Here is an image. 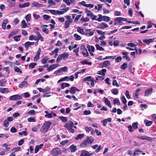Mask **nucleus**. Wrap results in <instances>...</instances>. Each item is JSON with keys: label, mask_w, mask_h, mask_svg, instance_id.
<instances>
[{"label": "nucleus", "mask_w": 156, "mask_h": 156, "mask_svg": "<svg viewBox=\"0 0 156 156\" xmlns=\"http://www.w3.org/2000/svg\"><path fill=\"white\" fill-rule=\"evenodd\" d=\"M51 124V122L50 121L45 122L40 128V131L42 133H46L50 128V126Z\"/></svg>", "instance_id": "1"}, {"label": "nucleus", "mask_w": 156, "mask_h": 156, "mask_svg": "<svg viewBox=\"0 0 156 156\" xmlns=\"http://www.w3.org/2000/svg\"><path fill=\"white\" fill-rule=\"evenodd\" d=\"M74 123L73 122L69 121L64 125V127L71 133H73L74 132V130L72 129V128L74 126Z\"/></svg>", "instance_id": "2"}, {"label": "nucleus", "mask_w": 156, "mask_h": 156, "mask_svg": "<svg viewBox=\"0 0 156 156\" xmlns=\"http://www.w3.org/2000/svg\"><path fill=\"white\" fill-rule=\"evenodd\" d=\"M69 56V54L67 53H64L60 55L57 58L56 62H60L62 59L66 60L68 58Z\"/></svg>", "instance_id": "3"}, {"label": "nucleus", "mask_w": 156, "mask_h": 156, "mask_svg": "<svg viewBox=\"0 0 156 156\" xmlns=\"http://www.w3.org/2000/svg\"><path fill=\"white\" fill-rule=\"evenodd\" d=\"M62 153L60 149L59 148H56L53 149L51 151V154L53 156H57Z\"/></svg>", "instance_id": "4"}, {"label": "nucleus", "mask_w": 156, "mask_h": 156, "mask_svg": "<svg viewBox=\"0 0 156 156\" xmlns=\"http://www.w3.org/2000/svg\"><path fill=\"white\" fill-rule=\"evenodd\" d=\"M87 47L88 48L90 54L91 56H94V54L93 53L95 51V48L94 47L93 45L90 46L89 44H87Z\"/></svg>", "instance_id": "5"}, {"label": "nucleus", "mask_w": 156, "mask_h": 156, "mask_svg": "<svg viewBox=\"0 0 156 156\" xmlns=\"http://www.w3.org/2000/svg\"><path fill=\"white\" fill-rule=\"evenodd\" d=\"M22 98V96L18 94H15L12 95L9 98L10 100L17 101L19 99H21Z\"/></svg>", "instance_id": "6"}, {"label": "nucleus", "mask_w": 156, "mask_h": 156, "mask_svg": "<svg viewBox=\"0 0 156 156\" xmlns=\"http://www.w3.org/2000/svg\"><path fill=\"white\" fill-rule=\"evenodd\" d=\"M48 11L49 12L52 14L55 15L63 14L61 10H55L49 9L48 10Z\"/></svg>", "instance_id": "7"}, {"label": "nucleus", "mask_w": 156, "mask_h": 156, "mask_svg": "<svg viewBox=\"0 0 156 156\" xmlns=\"http://www.w3.org/2000/svg\"><path fill=\"white\" fill-rule=\"evenodd\" d=\"M31 5L32 7H36L38 8L43 7L44 6V5L39 3L36 2H33Z\"/></svg>", "instance_id": "8"}, {"label": "nucleus", "mask_w": 156, "mask_h": 156, "mask_svg": "<svg viewBox=\"0 0 156 156\" xmlns=\"http://www.w3.org/2000/svg\"><path fill=\"white\" fill-rule=\"evenodd\" d=\"M59 65L58 64H54L50 65L48 68L47 69V71L48 72H50L56 68L59 67Z\"/></svg>", "instance_id": "9"}, {"label": "nucleus", "mask_w": 156, "mask_h": 156, "mask_svg": "<svg viewBox=\"0 0 156 156\" xmlns=\"http://www.w3.org/2000/svg\"><path fill=\"white\" fill-rule=\"evenodd\" d=\"M153 88L151 87H150L146 90L144 93L145 96H148L151 95L153 92Z\"/></svg>", "instance_id": "10"}, {"label": "nucleus", "mask_w": 156, "mask_h": 156, "mask_svg": "<svg viewBox=\"0 0 156 156\" xmlns=\"http://www.w3.org/2000/svg\"><path fill=\"white\" fill-rule=\"evenodd\" d=\"M121 17L116 18L115 20V25H122L123 24V23L121 20Z\"/></svg>", "instance_id": "11"}, {"label": "nucleus", "mask_w": 156, "mask_h": 156, "mask_svg": "<svg viewBox=\"0 0 156 156\" xmlns=\"http://www.w3.org/2000/svg\"><path fill=\"white\" fill-rule=\"evenodd\" d=\"M108 27V25L105 23L102 22L100 23L98 27L97 28L103 29L107 28Z\"/></svg>", "instance_id": "12"}, {"label": "nucleus", "mask_w": 156, "mask_h": 156, "mask_svg": "<svg viewBox=\"0 0 156 156\" xmlns=\"http://www.w3.org/2000/svg\"><path fill=\"white\" fill-rule=\"evenodd\" d=\"M86 131L88 133L90 132L91 134L94 135V130L91 127L86 126L85 128Z\"/></svg>", "instance_id": "13"}, {"label": "nucleus", "mask_w": 156, "mask_h": 156, "mask_svg": "<svg viewBox=\"0 0 156 156\" xmlns=\"http://www.w3.org/2000/svg\"><path fill=\"white\" fill-rule=\"evenodd\" d=\"M72 20H66L64 23V27L65 28H68L72 23Z\"/></svg>", "instance_id": "14"}, {"label": "nucleus", "mask_w": 156, "mask_h": 156, "mask_svg": "<svg viewBox=\"0 0 156 156\" xmlns=\"http://www.w3.org/2000/svg\"><path fill=\"white\" fill-rule=\"evenodd\" d=\"M41 51V49L40 48H39L37 51V54L34 58V61L35 62H37L39 59V56Z\"/></svg>", "instance_id": "15"}, {"label": "nucleus", "mask_w": 156, "mask_h": 156, "mask_svg": "<svg viewBox=\"0 0 156 156\" xmlns=\"http://www.w3.org/2000/svg\"><path fill=\"white\" fill-rule=\"evenodd\" d=\"M92 154V153H90L87 151L83 150L82 151L80 156H90Z\"/></svg>", "instance_id": "16"}, {"label": "nucleus", "mask_w": 156, "mask_h": 156, "mask_svg": "<svg viewBox=\"0 0 156 156\" xmlns=\"http://www.w3.org/2000/svg\"><path fill=\"white\" fill-rule=\"evenodd\" d=\"M104 99V102L105 104L108 105L109 108H112V105H111V103L110 101L108 100V98L104 97L103 98Z\"/></svg>", "instance_id": "17"}, {"label": "nucleus", "mask_w": 156, "mask_h": 156, "mask_svg": "<svg viewBox=\"0 0 156 156\" xmlns=\"http://www.w3.org/2000/svg\"><path fill=\"white\" fill-rule=\"evenodd\" d=\"M112 121V119L110 118H108L107 119H104L101 121V122L103 123V125L105 126H106L107 123V122H110Z\"/></svg>", "instance_id": "18"}, {"label": "nucleus", "mask_w": 156, "mask_h": 156, "mask_svg": "<svg viewBox=\"0 0 156 156\" xmlns=\"http://www.w3.org/2000/svg\"><path fill=\"white\" fill-rule=\"evenodd\" d=\"M86 140L89 144H91L94 141V138L91 136H88L87 137Z\"/></svg>", "instance_id": "19"}, {"label": "nucleus", "mask_w": 156, "mask_h": 156, "mask_svg": "<svg viewBox=\"0 0 156 156\" xmlns=\"http://www.w3.org/2000/svg\"><path fill=\"white\" fill-rule=\"evenodd\" d=\"M137 138L143 140H146L150 141L152 140V139L151 137L147 136H137Z\"/></svg>", "instance_id": "20"}, {"label": "nucleus", "mask_w": 156, "mask_h": 156, "mask_svg": "<svg viewBox=\"0 0 156 156\" xmlns=\"http://www.w3.org/2000/svg\"><path fill=\"white\" fill-rule=\"evenodd\" d=\"M141 90V89L138 88L135 91L134 95V98L135 99H138L139 98V92Z\"/></svg>", "instance_id": "21"}, {"label": "nucleus", "mask_w": 156, "mask_h": 156, "mask_svg": "<svg viewBox=\"0 0 156 156\" xmlns=\"http://www.w3.org/2000/svg\"><path fill=\"white\" fill-rule=\"evenodd\" d=\"M76 91H79V90L76 87H73L70 88V92L72 94H75Z\"/></svg>", "instance_id": "22"}, {"label": "nucleus", "mask_w": 156, "mask_h": 156, "mask_svg": "<svg viewBox=\"0 0 156 156\" xmlns=\"http://www.w3.org/2000/svg\"><path fill=\"white\" fill-rule=\"evenodd\" d=\"M8 20L7 19L3 20L2 23V27L3 29H5L6 25L8 23Z\"/></svg>", "instance_id": "23"}, {"label": "nucleus", "mask_w": 156, "mask_h": 156, "mask_svg": "<svg viewBox=\"0 0 156 156\" xmlns=\"http://www.w3.org/2000/svg\"><path fill=\"white\" fill-rule=\"evenodd\" d=\"M98 144H96L91 146L94 149H95L98 147V148L95 151L97 152H98L101 149V146H100L98 147Z\"/></svg>", "instance_id": "24"}, {"label": "nucleus", "mask_w": 156, "mask_h": 156, "mask_svg": "<svg viewBox=\"0 0 156 156\" xmlns=\"http://www.w3.org/2000/svg\"><path fill=\"white\" fill-rule=\"evenodd\" d=\"M154 41V39H145L143 40V41L145 42L147 44H149L153 42Z\"/></svg>", "instance_id": "25"}, {"label": "nucleus", "mask_w": 156, "mask_h": 156, "mask_svg": "<svg viewBox=\"0 0 156 156\" xmlns=\"http://www.w3.org/2000/svg\"><path fill=\"white\" fill-rule=\"evenodd\" d=\"M34 42H31L29 41H27L25 43V46L26 48L28 49L29 47L32 44L34 45Z\"/></svg>", "instance_id": "26"}, {"label": "nucleus", "mask_w": 156, "mask_h": 156, "mask_svg": "<svg viewBox=\"0 0 156 156\" xmlns=\"http://www.w3.org/2000/svg\"><path fill=\"white\" fill-rule=\"evenodd\" d=\"M88 144H89L87 142L86 140H85L82 142L80 145V146L81 147H87Z\"/></svg>", "instance_id": "27"}, {"label": "nucleus", "mask_w": 156, "mask_h": 156, "mask_svg": "<svg viewBox=\"0 0 156 156\" xmlns=\"http://www.w3.org/2000/svg\"><path fill=\"white\" fill-rule=\"evenodd\" d=\"M71 151L72 152H75L77 150L76 146L73 144L71 145L69 147Z\"/></svg>", "instance_id": "28"}, {"label": "nucleus", "mask_w": 156, "mask_h": 156, "mask_svg": "<svg viewBox=\"0 0 156 156\" xmlns=\"http://www.w3.org/2000/svg\"><path fill=\"white\" fill-rule=\"evenodd\" d=\"M28 85V84L27 81H24L20 83L19 84V86L20 88H22Z\"/></svg>", "instance_id": "29"}, {"label": "nucleus", "mask_w": 156, "mask_h": 156, "mask_svg": "<svg viewBox=\"0 0 156 156\" xmlns=\"http://www.w3.org/2000/svg\"><path fill=\"white\" fill-rule=\"evenodd\" d=\"M106 72V70L105 69H103L101 70L98 71L97 73L98 74L103 75V76H105Z\"/></svg>", "instance_id": "30"}, {"label": "nucleus", "mask_w": 156, "mask_h": 156, "mask_svg": "<svg viewBox=\"0 0 156 156\" xmlns=\"http://www.w3.org/2000/svg\"><path fill=\"white\" fill-rule=\"evenodd\" d=\"M77 30L78 32L82 35H84V30L80 27H78L77 28Z\"/></svg>", "instance_id": "31"}, {"label": "nucleus", "mask_w": 156, "mask_h": 156, "mask_svg": "<svg viewBox=\"0 0 156 156\" xmlns=\"http://www.w3.org/2000/svg\"><path fill=\"white\" fill-rule=\"evenodd\" d=\"M30 4V3L29 2H27L26 3H25L23 5L19 4V7L20 8H23L26 7H28Z\"/></svg>", "instance_id": "32"}, {"label": "nucleus", "mask_w": 156, "mask_h": 156, "mask_svg": "<svg viewBox=\"0 0 156 156\" xmlns=\"http://www.w3.org/2000/svg\"><path fill=\"white\" fill-rule=\"evenodd\" d=\"M8 90V89L6 88H0V92L2 94L4 93L5 92L8 93L9 91Z\"/></svg>", "instance_id": "33"}, {"label": "nucleus", "mask_w": 156, "mask_h": 156, "mask_svg": "<svg viewBox=\"0 0 156 156\" xmlns=\"http://www.w3.org/2000/svg\"><path fill=\"white\" fill-rule=\"evenodd\" d=\"M70 85L69 83H62L61 84V88L63 89L65 87H69Z\"/></svg>", "instance_id": "34"}, {"label": "nucleus", "mask_w": 156, "mask_h": 156, "mask_svg": "<svg viewBox=\"0 0 156 156\" xmlns=\"http://www.w3.org/2000/svg\"><path fill=\"white\" fill-rule=\"evenodd\" d=\"M6 82V80L5 79H2L0 80V86L1 87H4L5 86Z\"/></svg>", "instance_id": "35"}, {"label": "nucleus", "mask_w": 156, "mask_h": 156, "mask_svg": "<svg viewBox=\"0 0 156 156\" xmlns=\"http://www.w3.org/2000/svg\"><path fill=\"white\" fill-rule=\"evenodd\" d=\"M96 47V49L97 50H99L100 51H103L104 50V48L100 46L99 44H97L95 45Z\"/></svg>", "instance_id": "36"}, {"label": "nucleus", "mask_w": 156, "mask_h": 156, "mask_svg": "<svg viewBox=\"0 0 156 156\" xmlns=\"http://www.w3.org/2000/svg\"><path fill=\"white\" fill-rule=\"evenodd\" d=\"M18 32V31L17 30H15L12 31L9 34L8 36V38H10L12 36L16 34Z\"/></svg>", "instance_id": "37"}, {"label": "nucleus", "mask_w": 156, "mask_h": 156, "mask_svg": "<svg viewBox=\"0 0 156 156\" xmlns=\"http://www.w3.org/2000/svg\"><path fill=\"white\" fill-rule=\"evenodd\" d=\"M76 40L77 41L80 40L82 39V37L77 34H75L73 35Z\"/></svg>", "instance_id": "38"}, {"label": "nucleus", "mask_w": 156, "mask_h": 156, "mask_svg": "<svg viewBox=\"0 0 156 156\" xmlns=\"http://www.w3.org/2000/svg\"><path fill=\"white\" fill-rule=\"evenodd\" d=\"M144 122L146 125L147 126H151L153 123V121H149L147 120H145Z\"/></svg>", "instance_id": "39"}, {"label": "nucleus", "mask_w": 156, "mask_h": 156, "mask_svg": "<svg viewBox=\"0 0 156 156\" xmlns=\"http://www.w3.org/2000/svg\"><path fill=\"white\" fill-rule=\"evenodd\" d=\"M141 152H142V151L140 150H136L134 151L133 152V156H136V155H138Z\"/></svg>", "instance_id": "40"}, {"label": "nucleus", "mask_w": 156, "mask_h": 156, "mask_svg": "<svg viewBox=\"0 0 156 156\" xmlns=\"http://www.w3.org/2000/svg\"><path fill=\"white\" fill-rule=\"evenodd\" d=\"M82 53L83 54L84 56L85 57H87L89 55V53L87 51V49H84L82 52Z\"/></svg>", "instance_id": "41"}, {"label": "nucleus", "mask_w": 156, "mask_h": 156, "mask_svg": "<svg viewBox=\"0 0 156 156\" xmlns=\"http://www.w3.org/2000/svg\"><path fill=\"white\" fill-rule=\"evenodd\" d=\"M85 13L87 14V16L90 17L93 14L90 11L88 10L87 9H85Z\"/></svg>", "instance_id": "42"}, {"label": "nucleus", "mask_w": 156, "mask_h": 156, "mask_svg": "<svg viewBox=\"0 0 156 156\" xmlns=\"http://www.w3.org/2000/svg\"><path fill=\"white\" fill-rule=\"evenodd\" d=\"M60 72L63 71L64 72H66L68 71L67 67L65 66L63 67L60 68L59 69Z\"/></svg>", "instance_id": "43"}, {"label": "nucleus", "mask_w": 156, "mask_h": 156, "mask_svg": "<svg viewBox=\"0 0 156 156\" xmlns=\"http://www.w3.org/2000/svg\"><path fill=\"white\" fill-rule=\"evenodd\" d=\"M84 136V134H80L77 135L75 137V139L76 140H78L79 139H82Z\"/></svg>", "instance_id": "44"}, {"label": "nucleus", "mask_w": 156, "mask_h": 156, "mask_svg": "<svg viewBox=\"0 0 156 156\" xmlns=\"http://www.w3.org/2000/svg\"><path fill=\"white\" fill-rule=\"evenodd\" d=\"M31 18V15L29 13L25 17V18L27 21L28 22L30 20Z\"/></svg>", "instance_id": "45"}, {"label": "nucleus", "mask_w": 156, "mask_h": 156, "mask_svg": "<svg viewBox=\"0 0 156 156\" xmlns=\"http://www.w3.org/2000/svg\"><path fill=\"white\" fill-rule=\"evenodd\" d=\"M69 9V7H67L63 9H61L60 10L63 14L66 13Z\"/></svg>", "instance_id": "46"}, {"label": "nucleus", "mask_w": 156, "mask_h": 156, "mask_svg": "<svg viewBox=\"0 0 156 156\" xmlns=\"http://www.w3.org/2000/svg\"><path fill=\"white\" fill-rule=\"evenodd\" d=\"M128 67V65L126 62L124 63L121 66V68L123 70H125Z\"/></svg>", "instance_id": "47"}, {"label": "nucleus", "mask_w": 156, "mask_h": 156, "mask_svg": "<svg viewBox=\"0 0 156 156\" xmlns=\"http://www.w3.org/2000/svg\"><path fill=\"white\" fill-rule=\"evenodd\" d=\"M21 27L22 28H25L27 27V24L24 20H23L21 22Z\"/></svg>", "instance_id": "48"}, {"label": "nucleus", "mask_w": 156, "mask_h": 156, "mask_svg": "<svg viewBox=\"0 0 156 156\" xmlns=\"http://www.w3.org/2000/svg\"><path fill=\"white\" fill-rule=\"evenodd\" d=\"M21 149V148L20 147H16L13 148L12 150V152L15 153L16 152H17L18 151H19Z\"/></svg>", "instance_id": "49"}, {"label": "nucleus", "mask_w": 156, "mask_h": 156, "mask_svg": "<svg viewBox=\"0 0 156 156\" xmlns=\"http://www.w3.org/2000/svg\"><path fill=\"white\" fill-rule=\"evenodd\" d=\"M98 17L97 18L96 20L98 21L99 22H101L103 20V16L99 14L98 15Z\"/></svg>", "instance_id": "50"}, {"label": "nucleus", "mask_w": 156, "mask_h": 156, "mask_svg": "<svg viewBox=\"0 0 156 156\" xmlns=\"http://www.w3.org/2000/svg\"><path fill=\"white\" fill-rule=\"evenodd\" d=\"M37 64L36 63H30L28 66L30 69H32Z\"/></svg>", "instance_id": "51"}, {"label": "nucleus", "mask_w": 156, "mask_h": 156, "mask_svg": "<svg viewBox=\"0 0 156 156\" xmlns=\"http://www.w3.org/2000/svg\"><path fill=\"white\" fill-rule=\"evenodd\" d=\"M80 21L84 22H88L89 21V19L88 18L86 17L85 18L82 17L81 18Z\"/></svg>", "instance_id": "52"}, {"label": "nucleus", "mask_w": 156, "mask_h": 156, "mask_svg": "<svg viewBox=\"0 0 156 156\" xmlns=\"http://www.w3.org/2000/svg\"><path fill=\"white\" fill-rule=\"evenodd\" d=\"M40 125L39 124L37 126L34 127L32 128V130L33 131L36 132L39 128Z\"/></svg>", "instance_id": "53"}, {"label": "nucleus", "mask_w": 156, "mask_h": 156, "mask_svg": "<svg viewBox=\"0 0 156 156\" xmlns=\"http://www.w3.org/2000/svg\"><path fill=\"white\" fill-rule=\"evenodd\" d=\"M103 64L105 67H106L110 65V63L109 61L106 60L104 62Z\"/></svg>", "instance_id": "54"}, {"label": "nucleus", "mask_w": 156, "mask_h": 156, "mask_svg": "<svg viewBox=\"0 0 156 156\" xmlns=\"http://www.w3.org/2000/svg\"><path fill=\"white\" fill-rule=\"evenodd\" d=\"M103 20L105 22H108L110 20V18L108 16H103Z\"/></svg>", "instance_id": "55"}, {"label": "nucleus", "mask_w": 156, "mask_h": 156, "mask_svg": "<svg viewBox=\"0 0 156 156\" xmlns=\"http://www.w3.org/2000/svg\"><path fill=\"white\" fill-rule=\"evenodd\" d=\"M112 93L115 95H117L118 93V90L116 88L113 89L112 90Z\"/></svg>", "instance_id": "56"}, {"label": "nucleus", "mask_w": 156, "mask_h": 156, "mask_svg": "<svg viewBox=\"0 0 156 156\" xmlns=\"http://www.w3.org/2000/svg\"><path fill=\"white\" fill-rule=\"evenodd\" d=\"M97 33L101 35H105V32H103L102 30H96Z\"/></svg>", "instance_id": "57"}, {"label": "nucleus", "mask_w": 156, "mask_h": 156, "mask_svg": "<svg viewBox=\"0 0 156 156\" xmlns=\"http://www.w3.org/2000/svg\"><path fill=\"white\" fill-rule=\"evenodd\" d=\"M116 57V56H107L103 59V60L112 58V59H114Z\"/></svg>", "instance_id": "58"}, {"label": "nucleus", "mask_w": 156, "mask_h": 156, "mask_svg": "<svg viewBox=\"0 0 156 156\" xmlns=\"http://www.w3.org/2000/svg\"><path fill=\"white\" fill-rule=\"evenodd\" d=\"M21 35H18L17 36H16L13 37V38L15 40V41H18L20 40V38L21 37Z\"/></svg>", "instance_id": "59"}, {"label": "nucleus", "mask_w": 156, "mask_h": 156, "mask_svg": "<svg viewBox=\"0 0 156 156\" xmlns=\"http://www.w3.org/2000/svg\"><path fill=\"white\" fill-rule=\"evenodd\" d=\"M2 147H5V150L7 151H9L10 147H9L8 145L6 144H4L2 145Z\"/></svg>", "instance_id": "60"}, {"label": "nucleus", "mask_w": 156, "mask_h": 156, "mask_svg": "<svg viewBox=\"0 0 156 156\" xmlns=\"http://www.w3.org/2000/svg\"><path fill=\"white\" fill-rule=\"evenodd\" d=\"M92 77L91 76H89L83 79V81H91V80L93 79H91Z\"/></svg>", "instance_id": "61"}, {"label": "nucleus", "mask_w": 156, "mask_h": 156, "mask_svg": "<svg viewBox=\"0 0 156 156\" xmlns=\"http://www.w3.org/2000/svg\"><path fill=\"white\" fill-rule=\"evenodd\" d=\"M59 119H60L62 122H66L67 120V119L66 117H64L63 116L60 117H59Z\"/></svg>", "instance_id": "62"}, {"label": "nucleus", "mask_w": 156, "mask_h": 156, "mask_svg": "<svg viewBox=\"0 0 156 156\" xmlns=\"http://www.w3.org/2000/svg\"><path fill=\"white\" fill-rule=\"evenodd\" d=\"M48 60V58L47 57H44L43 59L42 60V63L43 64H45Z\"/></svg>", "instance_id": "63"}, {"label": "nucleus", "mask_w": 156, "mask_h": 156, "mask_svg": "<svg viewBox=\"0 0 156 156\" xmlns=\"http://www.w3.org/2000/svg\"><path fill=\"white\" fill-rule=\"evenodd\" d=\"M122 60V58L121 56H118L115 58V61L116 62H120Z\"/></svg>", "instance_id": "64"}]
</instances>
